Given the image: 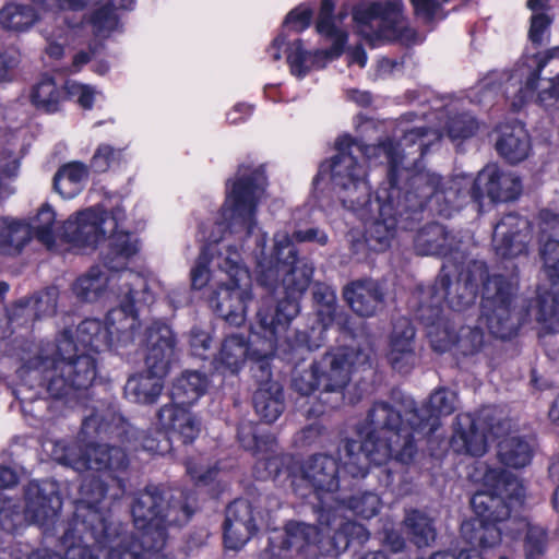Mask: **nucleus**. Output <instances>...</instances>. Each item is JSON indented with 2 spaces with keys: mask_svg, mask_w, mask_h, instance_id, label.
I'll return each mask as SVG.
<instances>
[{
  "mask_svg": "<svg viewBox=\"0 0 559 559\" xmlns=\"http://www.w3.org/2000/svg\"><path fill=\"white\" fill-rule=\"evenodd\" d=\"M312 19V10L300 5L292 10L285 17L284 27H287L296 33L302 32L308 28Z\"/></svg>",
  "mask_w": 559,
  "mask_h": 559,
  "instance_id": "55",
  "label": "nucleus"
},
{
  "mask_svg": "<svg viewBox=\"0 0 559 559\" xmlns=\"http://www.w3.org/2000/svg\"><path fill=\"white\" fill-rule=\"evenodd\" d=\"M241 445L257 456L255 469L258 477L265 479L277 474L278 460L275 455V439L252 423L241 424L238 428Z\"/></svg>",
  "mask_w": 559,
  "mask_h": 559,
  "instance_id": "28",
  "label": "nucleus"
},
{
  "mask_svg": "<svg viewBox=\"0 0 559 559\" xmlns=\"http://www.w3.org/2000/svg\"><path fill=\"white\" fill-rule=\"evenodd\" d=\"M401 0L360 4L353 12L357 32L371 45L382 40H399L405 45L421 40L403 17Z\"/></svg>",
  "mask_w": 559,
  "mask_h": 559,
  "instance_id": "18",
  "label": "nucleus"
},
{
  "mask_svg": "<svg viewBox=\"0 0 559 559\" xmlns=\"http://www.w3.org/2000/svg\"><path fill=\"white\" fill-rule=\"evenodd\" d=\"M209 379L199 371H185L171 386V404L162 406L157 413L160 427L177 436L183 443H191L201 431V421L185 405H192L206 391Z\"/></svg>",
  "mask_w": 559,
  "mask_h": 559,
  "instance_id": "17",
  "label": "nucleus"
},
{
  "mask_svg": "<svg viewBox=\"0 0 559 559\" xmlns=\"http://www.w3.org/2000/svg\"><path fill=\"white\" fill-rule=\"evenodd\" d=\"M300 475L320 501L318 512L323 506H333L323 500L324 496L337 504L340 500L335 498V492L340 487V464L336 457L326 453L310 455L301 463Z\"/></svg>",
  "mask_w": 559,
  "mask_h": 559,
  "instance_id": "24",
  "label": "nucleus"
},
{
  "mask_svg": "<svg viewBox=\"0 0 559 559\" xmlns=\"http://www.w3.org/2000/svg\"><path fill=\"white\" fill-rule=\"evenodd\" d=\"M344 509L342 500L332 507L323 506L318 514L319 525L326 527V537L337 554L345 551L350 543L364 544L369 539V533L361 524L345 520L342 514Z\"/></svg>",
  "mask_w": 559,
  "mask_h": 559,
  "instance_id": "26",
  "label": "nucleus"
},
{
  "mask_svg": "<svg viewBox=\"0 0 559 559\" xmlns=\"http://www.w3.org/2000/svg\"><path fill=\"white\" fill-rule=\"evenodd\" d=\"M32 103L40 110L55 112L59 108L62 93L51 78H43L33 88Z\"/></svg>",
  "mask_w": 559,
  "mask_h": 559,
  "instance_id": "48",
  "label": "nucleus"
},
{
  "mask_svg": "<svg viewBox=\"0 0 559 559\" xmlns=\"http://www.w3.org/2000/svg\"><path fill=\"white\" fill-rule=\"evenodd\" d=\"M293 245L296 242H314L319 246H325L329 241V236L326 233L319 227H310L307 229L296 230L293 236H290Z\"/></svg>",
  "mask_w": 559,
  "mask_h": 559,
  "instance_id": "57",
  "label": "nucleus"
},
{
  "mask_svg": "<svg viewBox=\"0 0 559 559\" xmlns=\"http://www.w3.org/2000/svg\"><path fill=\"white\" fill-rule=\"evenodd\" d=\"M551 24V17L546 12L534 13L531 17V27L528 32L530 39L534 44H542L544 35Z\"/></svg>",
  "mask_w": 559,
  "mask_h": 559,
  "instance_id": "56",
  "label": "nucleus"
},
{
  "mask_svg": "<svg viewBox=\"0 0 559 559\" xmlns=\"http://www.w3.org/2000/svg\"><path fill=\"white\" fill-rule=\"evenodd\" d=\"M0 224V251L17 254L32 238L28 224L10 217L2 218Z\"/></svg>",
  "mask_w": 559,
  "mask_h": 559,
  "instance_id": "42",
  "label": "nucleus"
},
{
  "mask_svg": "<svg viewBox=\"0 0 559 559\" xmlns=\"http://www.w3.org/2000/svg\"><path fill=\"white\" fill-rule=\"evenodd\" d=\"M321 393L342 394L356 370L370 369V354L367 349L341 347L325 353L316 361Z\"/></svg>",
  "mask_w": 559,
  "mask_h": 559,
  "instance_id": "22",
  "label": "nucleus"
},
{
  "mask_svg": "<svg viewBox=\"0 0 559 559\" xmlns=\"http://www.w3.org/2000/svg\"><path fill=\"white\" fill-rule=\"evenodd\" d=\"M313 299L318 304V314L320 317H323L322 326L319 329V337L317 340H311L310 336L306 332H302V333L306 335L307 340L310 343H318L319 346L317 348H319L321 346V343L323 340L322 338L323 329L328 324L325 321H334V320L340 319V317L336 313V293L332 287L323 285V284H317L313 289ZM297 333H299V332L298 331L294 332V337H292L289 335L292 344H296V334ZM286 336L288 337L287 334H286Z\"/></svg>",
  "mask_w": 559,
  "mask_h": 559,
  "instance_id": "45",
  "label": "nucleus"
},
{
  "mask_svg": "<svg viewBox=\"0 0 559 559\" xmlns=\"http://www.w3.org/2000/svg\"><path fill=\"white\" fill-rule=\"evenodd\" d=\"M498 456L504 465L521 468L531 462L533 445L524 437L510 436L499 443Z\"/></svg>",
  "mask_w": 559,
  "mask_h": 559,
  "instance_id": "44",
  "label": "nucleus"
},
{
  "mask_svg": "<svg viewBox=\"0 0 559 559\" xmlns=\"http://www.w3.org/2000/svg\"><path fill=\"white\" fill-rule=\"evenodd\" d=\"M271 528V513L254 512L245 499H237L226 510L224 540L229 549H240L260 527Z\"/></svg>",
  "mask_w": 559,
  "mask_h": 559,
  "instance_id": "23",
  "label": "nucleus"
},
{
  "mask_svg": "<svg viewBox=\"0 0 559 559\" xmlns=\"http://www.w3.org/2000/svg\"><path fill=\"white\" fill-rule=\"evenodd\" d=\"M165 377L166 374L145 368L144 371L129 377L124 385V394L134 403L153 404L164 389Z\"/></svg>",
  "mask_w": 559,
  "mask_h": 559,
  "instance_id": "35",
  "label": "nucleus"
},
{
  "mask_svg": "<svg viewBox=\"0 0 559 559\" xmlns=\"http://www.w3.org/2000/svg\"><path fill=\"white\" fill-rule=\"evenodd\" d=\"M58 299V289L49 287L31 298L28 304H32L35 316L37 318L49 317L56 313Z\"/></svg>",
  "mask_w": 559,
  "mask_h": 559,
  "instance_id": "52",
  "label": "nucleus"
},
{
  "mask_svg": "<svg viewBox=\"0 0 559 559\" xmlns=\"http://www.w3.org/2000/svg\"><path fill=\"white\" fill-rule=\"evenodd\" d=\"M501 526L502 534L504 533L507 536L512 538H515L522 532H525V559H539L545 554L547 546V533L544 527L531 524L522 518L510 519L508 523H504Z\"/></svg>",
  "mask_w": 559,
  "mask_h": 559,
  "instance_id": "36",
  "label": "nucleus"
},
{
  "mask_svg": "<svg viewBox=\"0 0 559 559\" xmlns=\"http://www.w3.org/2000/svg\"><path fill=\"white\" fill-rule=\"evenodd\" d=\"M381 507V500L374 492H364L352 497L348 500L347 508L357 515L370 519L378 514Z\"/></svg>",
  "mask_w": 559,
  "mask_h": 559,
  "instance_id": "51",
  "label": "nucleus"
},
{
  "mask_svg": "<svg viewBox=\"0 0 559 559\" xmlns=\"http://www.w3.org/2000/svg\"><path fill=\"white\" fill-rule=\"evenodd\" d=\"M116 420L118 419L110 412L106 415L98 411L93 412L82 423V439L90 442L86 449L83 451L76 442L53 441L50 443L52 459L80 473L88 469L105 473L121 488L122 480L118 474L126 471L129 464L124 450L92 442L94 438L114 433L118 429L114 424Z\"/></svg>",
  "mask_w": 559,
  "mask_h": 559,
  "instance_id": "12",
  "label": "nucleus"
},
{
  "mask_svg": "<svg viewBox=\"0 0 559 559\" xmlns=\"http://www.w3.org/2000/svg\"><path fill=\"white\" fill-rule=\"evenodd\" d=\"M403 530L409 540L419 548L429 546L437 536L432 519L426 512L417 509L405 511Z\"/></svg>",
  "mask_w": 559,
  "mask_h": 559,
  "instance_id": "40",
  "label": "nucleus"
},
{
  "mask_svg": "<svg viewBox=\"0 0 559 559\" xmlns=\"http://www.w3.org/2000/svg\"><path fill=\"white\" fill-rule=\"evenodd\" d=\"M418 16L425 21H432L440 5L438 0H411Z\"/></svg>",
  "mask_w": 559,
  "mask_h": 559,
  "instance_id": "61",
  "label": "nucleus"
},
{
  "mask_svg": "<svg viewBox=\"0 0 559 559\" xmlns=\"http://www.w3.org/2000/svg\"><path fill=\"white\" fill-rule=\"evenodd\" d=\"M120 154V150L100 144L93 154L90 166L95 173H105L118 162Z\"/></svg>",
  "mask_w": 559,
  "mask_h": 559,
  "instance_id": "53",
  "label": "nucleus"
},
{
  "mask_svg": "<svg viewBox=\"0 0 559 559\" xmlns=\"http://www.w3.org/2000/svg\"><path fill=\"white\" fill-rule=\"evenodd\" d=\"M542 229L544 233H559V214L550 210H543L539 214Z\"/></svg>",
  "mask_w": 559,
  "mask_h": 559,
  "instance_id": "64",
  "label": "nucleus"
},
{
  "mask_svg": "<svg viewBox=\"0 0 559 559\" xmlns=\"http://www.w3.org/2000/svg\"><path fill=\"white\" fill-rule=\"evenodd\" d=\"M344 298L360 317H371L383 304V292L372 280L356 281L344 288Z\"/></svg>",
  "mask_w": 559,
  "mask_h": 559,
  "instance_id": "34",
  "label": "nucleus"
},
{
  "mask_svg": "<svg viewBox=\"0 0 559 559\" xmlns=\"http://www.w3.org/2000/svg\"><path fill=\"white\" fill-rule=\"evenodd\" d=\"M140 250L139 239L117 233L102 251V264H97L73 284L75 296L87 302L96 301L109 293L117 295L120 305H150L155 298V286L160 283L142 274L128 271L130 259Z\"/></svg>",
  "mask_w": 559,
  "mask_h": 559,
  "instance_id": "9",
  "label": "nucleus"
},
{
  "mask_svg": "<svg viewBox=\"0 0 559 559\" xmlns=\"http://www.w3.org/2000/svg\"><path fill=\"white\" fill-rule=\"evenodd\" d=\"M176 344L175 334L167 324L152 323L146 330L145 367L167 376L175 358Z\"/></svg>",
  "mask_w": 559,
  "mask_h": 559,
  "instance_id": "30",
  "label": "nucleus"
},
{
  "mask_svg": "<svg viewBox=\"0 0 559 559\" xmlns=\"http://www.w3.org/2000/svg\"><path fill=\"white\" fill-rule=\"evenodd\" d=\"M496 88L511 100L514 109H520L535 94L542 106H554L559 100V46L526 58L512 71L503 73L498 86L486 79L478 87L488 93Z\"/></svg>",
  "mask_w": 559,
  "mask_h": 559,
  "instance_id": "14",
  "label": "nucleus"
},
{
  "mask_svg": "<svg viewBox=\"0 0 559 559\" xmlns=\"http://www.w3.org/2000/svg\"><path fill=\"white\" fill-rule=\"evenodd\" d=\"M169 305L174 309L187 306L190 302V294L185 285H174L165 289Z\"/></svg>",
  "mask_w": 559,
  "mask_h": 559,
  "instance_id": "60",
  "label": "nucleus"
},
{
  "mask_svg": "<svg viewBox=\"0 0 559 559\" xmlns=\"http://www.w3.org/2000/svg\"><path fill=\"white\" fill-rule=\"evenodd\" d=\"M544 273L549 281V287L539 286L537 298L533 306L526 298L519 295V278L516 274L487 275L486 265L474 261L466 270L456 275L454 265L444 264L451 272L452 283L473 277L471 269L476 263L484 266V275L478 282L484 284L481 298V317L489 332L499 338L512 337L519 328L531 317L543 325V333L559 331V241L549 239L542 249Z\"/></svg>",
  "mask_w": 559,
  "mask_h": 559,
  "instance_id": "5",
  "label": "nucleus"
},
{
  "mask_svg": "<svg viewBox=\"0 0 559 559\" xmlns=\"http://www.w3.org/2000/svg\"><path fill=\"white\" fill-rule=\"evenodd\" d=\"M344 509L342 500L332 507L323 506L318 514L319 525L326 527V537L337 554L345 551L350 543L364 544L369 539V533L361 524L345 520L342 514Z\"/></svg>",
  "mask_w": 559,
  "mask_h": 559,
  "instance_id": "25",
  "label": "nucleus"
},
{
  "mask_svg": "<svg viewBox=\"0 0 559 559\" xmlns=\"http://www.w3.org/2000/svg\"><path fill=\"white\" fill-rule=\"evenodd\" d=\"M333 10V0H322L316 25L317 32L332 41L331 48L310 52L304 48L300 39L288 43L284 33H281L267 48L270 58L273 61H280L282 50L285 48L290 73L298 79H302L312 67L323 68L329 61L340 57L347 41V32L342 27V21L348 13L341 11L337 15H334Z\"/></svg>",
  "mask_w": 559,
  "mask_h": 559,
  "instance_id": "16",
  "label": "nucleus"
},
{
  "mask_svg": "<svg viewBox=\"0 0 559 559\" xmlns=\"http://www.w3.org/2000/svg\"><path fill=\"white\" fill-rule=\"evenodd\" d=\"M441 127L433 129L415 127L404 132L400 143L394 146L388 140L378 145H365L349 135L336 141L337 153L321 166V173L329 170L330 180L342 206L358 217L370 216L371 188L366 165L359 157L374 164H388V181L396 182L400 167L406 168V160H418L428 148L441 138Z\"/></svg>",
  "mask_w": 559,
  "mask_h": 559,
  "instance_id": "6",
  "label": "nucleus"
},
{
  "mask_svg": "<svg viewBox=\"0 0 559 559\" xmlns=\"http://www.w3.org/2000/svg\"><path fill=\"white\" fill-rule=\"evenodd\" d=\"M107 224V209L105 205L92 206L79 212L75 217L66 222L64 236L76 246L94 247L109 231Z\"/></svg>",
  "mask_w": 559,
  "mask_h": 559,
  "instance_id": "27",
  "label": "nucleus"
},
{
  "mask_svg": "<svg viewBox=\"0 0 559 559\" xmlns=\"http://www.w3.org/2000/svg\"><path fill=\"white\" fill-rule=\"evenodd\" d=\"M99 45H90L87 50H81L73 56V60L70 67L71 72H79L81 69L88 63L97 53Z\"/></svg>",
  "mask_w": 559,
  "mask_h": 559,
  "instance_id": "63",
  "label": "nucleus"
},
{
  "mask_svg": "<svg viewBox=\"0 0 559 559\" xmlns=\"http://www.w3.org/2000/svg\"><path fill=\"white\" fill-rule=\"evenodd\" d=\"M135 0H109V3L94 12L92 16L93 29L97 36L106 37L119 27L117 10H132Z\"/></svg>",
  "mask_w": 559,
  "mask_h": 559,
  "instance_id": "46",
  "label": "nucleus"
},
{
  "mask_svg": "<svg viewBox=\"0 0 559 559\" xmlns=\"http://www.w3.org/2000/svg\"><path fill=\"white\" fill-rule=\"evenodd\" d=\"M189 343L193 355L203 356L210 348L211 337L206 331L193 326L189 333Z\"/></svg>",
  "mask_w": 559,
  "mask_h": 559,
  "instance_id": "58",
  "label": "nucleus"
},
{
  "mask_svg": "<svg viewBox=\"0 0 559 559\" xmlns=\"http://www.w3.org/2000/svg\"><path fill=\"white\" fill-rule=\"evenodd\" d=\"M528 222L516 214L503 216L495 226L492 247L502 259H514L527 252Z\"/></svg>",
  "mask_w": 559,
  "mask_h": 559,
  "instance_id": "29",
  "label": "nucleus"
},
{
  "mask_svg": "<svg viewBox=\"0 0 559 559\" xmlns=\"http://www.w3.org/2000/svg\"><path fill=\"white\" fill-rule=\"evenodd\" d=\"M266 179L262 167L241 166L221 207L216 222L195 265L190 271L191 288L207 289L214 311L230 325H241L252 300L251 277L237 249V241L250 238L257 225V205Z\"/></svg>",
  "mask_w": 559,
  "mask_h": 559,
  "instance_id": "2",
  "label": "nucleus"
},
{
  "mask_svg": "<svg viewBox=\"0 0 559 559\" xmlns=\"http://www.w3.org/2000/svg\"><path fill=\"white\" fill-rule=\"evenodd\" d=\"M251 236H254L257 246L258 283L277 297L284 295L274 309H259L260 324L269 335L265 350L270 352L276 346L280 335L288 332L290 322L298 314V298L307 290L314 269L309 260L298 258L287 231L281 230L274 235L270 255L265 253L266 234L258 228V224Z\"/></svg>",
  "mask_w": 559,
  "mask_h": 559,
  "instance_id": "7",
  "label": "nucleus"
},
{
  "mask_svg": "<svg viewBox=\"0 0 559 559\" xmlns=\"http://www.w3.org/2000/svg\"><path fill=\"white\" fill-rule=\"evenodd\" d=\"M139 328L136 310L131 305L109 310L106 324L86 319L76 328L78 343L73 342L72 332L64 330L56 344L45 346L19 370L23 385L56 400L86 390L96 377L95 359L90 352L127 347L134 342Z\"/></svg>",
  "mask_w": 559,
  "mask_h": 559,
  "instance_id": "3",
  "label": "nucleus"
},
{
  "mask_svg": "<svg viewBox=\"0 0 559 559\" xmlns=\"http://www.w3.org/2000/svg\"><path fill=\"white\" fill-rule=\"evenodd\" d=\"M418 171L407 177L404 192L391 183H382L376 193V200H371V214L368 217H359L362 221L372 219L366 230V241L373 250L382 251L389 248L392 240L396 237L400 229L413 228L412 222L419 219L420 212L431 204V210L436 212V199L429 198L423 206H414L420 194V189L413 191L412 181Z\"/></svg>",
  "mask_w": 559,
  "mask_h": 559,
  "instance_id": "15",
  "label": "nucleus"
},
{
  "mask_svg": "<svg viewBox=\"0 0 559 559\" xmlns=\"http://www.w3.org/2000/svg\"><path fill=\"white\" fill-rule=\"evenodd\" d=\"M64 87L70 98H74L83 108H92L95 97V91L92 86L76 81H67Z\"/></svg>",
  "mask_w": 559,
  "mask_h": 559,
  "instance_id": "54",
  "label": "nucleus"
},
{
  "mask_svg": "<svg viewBox=\"0 0 559 559\" xmlns=\"http://www.w3.org/2000/svg\"><path fill=\"white\" fill-rule=\"evenodd\" d=\"M415 250L421 255H447L456 250L454 237L444 226L429 224L423 227L415 237Z\"/></svg>",
  "mask_w": 559,
  "mask_h": 559,
  "instance_id": "37",
  "label": "nucleus"
},
{
  "mask_svg": "<svg viewBox=\"0 0 559 559\" xmlns=\"http://www.w3.org/2000/svg\"><path fill=\"white\" fill-rule=\"evenodd\" d=\"M187 472L193 479L201 483H209L215 478L217 468L215 466L205 467L202 464H197L189 461L187 463Z\"/></svg>",
  "mask_w": 559,
  "mask_h": 559,
  "instance_id": "62",
  "label": "nucleus"
},
{
  "mask_svg": "<svg viewBox=\"0 0 559 559\" xmlns=\"http://www.w3.org/2000/svg\"><path fill=\"white\" fill-rule=\"evenodd\" d=\"M456 403V393L448 389L436 390L420 407L407 399L402 403L405 424L401 409L388 402H376L366 421L357 427L359 440H347L344 444L345 472L365 477L370 463L383 465L392 459L409 463L416 453V441L433 433L440 417L452 414Z\"/></svg>",
  "mask_w": 559,
  "mask_h": 559,
  "instance_id": "4",
  "label": "nucleus"
},
{
  "mask_svg": "<svg viewBox=\"0 0 559 559\" xmlns=\"http://www.w3.org/2000/svg\"><path fill=\"white\" fill-rule=\"evenodd\" d=\"M325 536V526L320 525L319 528L306 523L289 522L284 533L271 538V550L275 554L278 549L277 556H281V551H301L308 545H321Z\"/></svg>",
  "mask_w": 559,
  "mask_h": 559,
  "instance_id": "33",
  "label": "nucleus"
},
{
  "mask_svg": "<svg viewBox=\"0 0 559 559\" xmlns=\"http://www.w3.org/2000/svg\"><path fill=\"white\" fill-rule=\"evenodd\" d=\"M486 489L476 492L471 504L476 518L461 525L462 537L475 548L489 549L501 542L502 526L511 516L513 504H521L525 488L520 479L502 468L488 469L484 476Z\"/></svg>",
  "mask_w": 559,
  "mask_h": 559,
  "instance_id": "11",
  "label": "nucleus"
},
{
  "mask_svg": "<svg viewBox=\"0 0 559 559\" xmlns=\"http://www.w3.org/2000/svg\"><path fill=\"white\" fill-rule=\"evenodd\" d=\"M388 360L399 372H408L417 362L415 329L406 318L399 319L390 336Z\"/></svg>",
  "mask_w": 559,
  "mask_h": 559,
  "instance_id": "32",
  "label": "nucleus"
},
{
  "mask_svg": "<svg viewBox=\"0 0 559 559\" xmlns=\"http://www.w3.org/2000/svg\"><path fill=\"white\" fill-rule=\"evenodd\" d=\"M251 236H254L257 246L258 283L277 297L284 295L274 309H259L260 324L269 335L265 350L270 352L276 346L280 335L288 332L290 322L298 314V298L307 290L314 269L309 260L298 258L287 231L281 230L274 235L270 255L265 253L266 234L258 228V224Z\"/></svg>",
  "mask_w": 559,
  "mask_h": 559,
  "instance_id": "8",
  "label": "nucleus"
},
{
  "mask_svg": "<svg viewBox=\"0 0 559 559\" xmlns=\"http://www.w3.org/2000/svg\"><path fill=\"white\" fill-rule=\"evenodd\" d=\"M292 385L295 391L306 396L316 391L321 392L316 361L308 369L296 370L293 376Z\"/></svg>",
  "mask_w": 559,
  "mask_h": 559,
  "instance_id": "50",
  "label": "nucleus"
},
{
  "mask_svg": "<svg viewBox=\"0 0 559 559\" xmlns=\"http://www.w3.org/2000/svg\"><path fill=\"white\" fill-rule=\"evenodd\" d=\"M55 211L48 204H44L27 224L31 235H34L47 248H51L55 243Z\"/></svg>",
  "mask_w": 559,
  "mask_h": 559,
  "instance_id": "47",
  "label": "nucleus"
},
{
  "mask_svg": "<svg viewBox=\"0 0 559 559\" xmlns=\"http://www.w3.org/2000/svg\"><path fill=\"white\" fill-rule=\"evenodd\" d=\"M496 146L499 154L512 164L525 159L531 148L528 134L522 124L502 131Z\"/></svg>",
  "mask_w": 559,
  "mask_h": 559,
  "instance_id": "41",
  "label": "nucleus"
},
{
  "mask_svg": "<svg viewBox=\"0 0 559 559\" xmlns=\"http://www.w3.org/2000/svg\"><path fill=\"white\" fill-rule=\"evenodd\" d=\"M64 32V29H60L58 35L44 33L47 40L46 53L52 59H60L64 53L63 44L66 39H62Z\"/></svg>",
  "mask_w": 559,
  "mask_h": 559,
  "instance_id": "59",
  "label": "nucleus"
},
{
  "mask_svg": "<svg viewBox=\"0 0 559 559\" xmlns=\"http://www.w3.org/2000/svg\"><path fill=\"white\" fill-rule=\"evenodd\" d=\"M106 490L102 480L84 479L74 519L61 538L64 555L39 549L28 559H169L163 552L166 527L186 523L192 510L175 500L169 491L147 486L139 492L131 509L134 525L142 531L139 542L120 522L98 509Z\"/></svg>",
  "mask_w": 559,
  "mask_h": 559,
  "instance_id": "1",
  "label": "nucleus"
},
{
  "mask_svg": "<svg viewBox=\"0 0 559 559\" xmlns=\"http://www.w3.org/2000/svg\"><path fill=\"white\" fill-rule=\"evenodd\" d=\"M26 513L40 526L49 525L61 510V498L52 481H32L26 491Z\"/></svg>",
  "mask_w": 559,
  "mask_h": 559,
  "instance_id": "31",
  "label": "nucleus"
},
{
  "mask_svg": "<svg viewBox=\"0 0 559 559\" xmlns=\"http://www.w3.org/2000/svg\"><path fill=\"white\" fill-rule=\"evenodd\" d=\"M269 378L262 376L265 380L254 393L253 406L255 413L266 423L275 421L284 411L283 391L277 382L269 381Z\"/></svg>",
  "mask_w": 559,
  "mask_h": 559,
  "instance_id": "38",
  "label": "nucleus"
},
{
  "mask_svg": "<svg viewBox=\"0 0 559 559\" xmlns=\"http://www.w3.org/2000/svg\"><path fill=\"white\" fill-rule=\"evenodd\" d=\"M88 176V168L81 162L63 165L55 175V189L64 199L78 195Z\"/></svg>",
  "mask_w": 559,
  "mask_h": 559,
  "instance_id": "43",
  "label": "nucleus"
},
{
  "mask_svg": "<svg viewBox=\"0 0 559 559\" xmlns=\"http://www.w3.org/2000/svg\"><path fill=\"white\" fill-rule=\"evenodd\" d=\"M263 347L254 348L253 341L251 345L248 344L247 340L239 334H231L227 336L221 347L217 360L222 366L227 368L231 373H236L243 366L247 358L257 360L255 367L263 373V377L269 378L271 376L270 365L267 358L271 357L276 349L282 350L292 357L302 358L304 353L317 349L318 343H310L304 333L296 334V344L290 343V337L286 334H281L278 342L272 350L266 352V342L269 335L263 329Z\"/></svg>",
  "mask_w": 559,
  "mask_h": 559,
  "instance_id": "19",
  "label": "nucleus"
},
{
  "mask_svg": "<svg viewBox=\"0 0 559 559\" xmlns=\"http://www.w3.org/2000/svg\"><path fill=\"white\" fill-rule=\"evenodd\" d=\"M448 266H442L435 285L427 292H421L420 305L417 308L416 317L427 328V336L436 352H447L454 347L455 333L449 320L441 317L442 305L447 304L451 309L461 311L472 305L478 290V282L484 275V266L479 263L473 265L471 273L464 284L461 281L452 283L451 272Z\"/></svg>",
  "mask_w": 559,
  "mask_h": 559,
  "instance_id": "13",
  "label": "nucleus"
},
{
  "mask_svg": "<svg viewBox=\"0 0 559 559\" xmlns=\"http://www.w3.org/2000/svg\"><path fill=\"white\" fill-rule=\"evenodd\" d=\"M484 333L475 326H462L457 334H455L454 349L456 354L464 356L477 353L483 346Z\"/></svg>",
  "mask_w": 559,
  "mask_h": 559,
  "instance_id": "49",
  "label": "nucleus"
},
{
  "mask_svg": "<svg viewBox=\"0 0 559 559\" xmlns=\"http://www.w3.org/2000/svg\"><path fill=\"white\" fill-rule=\"evenodd\" d=\"M435 103L436 105L432 107L433 112L429 114V116L424 114V116L429 120L432 115L438 119L447 116L448 121L442 128L447 130L448 136L452 141L469 138L476 132L478 124L474 117L468 114H461L452 117L451 115L455 109L453 105L442 106L440 100H436Z\"/></svg>",
  "mask_w": 559,
  "mask_h": 559,
  "instance_id": "39",
  "label": "nucleus"
},
{
  "mask_svg": "<svg viewBox=\"0 0 559 559\" xmlns=\"http://www.w3.org/2000/svg\"><path fill=\"white\" fill-rule=\"evenodd\" d=\"M32 4L15 1L0 9V26L13 33H27L46 14L56 15L62 11H79L100 0H29Z\"/></svg>",
  "mask_w": 559,
  "mask_h": 559,
  "instance_id": "21",
  "label": "nucleus"
},
{
  "mask_svg": "<svg viewBox=\"0 0 559 559\" xmlns=\"http://www.w3.org/2000/svg\"><path fill=\"white\" fill-rule=\"evenodd\" d=\"M412 187L413 191H421L416 194L414 206L420 207L427 199L433 197L436 212L445 217L461 209L467 198L480 201L487 195L491 201L507 202L516 199L522 191L519 176L503 171L495 164L484 167L476 178L457 175L447 182H442L437 174L420 169L414 176Z\"/></svg>",
  "mask_w": 559,
  "mask_h": 559,
  "instance_id": "10",
  "label": "nucleus"
},
{
  "mask_svg": "<svg viewBox=\"0 0 559 559\" xmlns=\"http://www.w3.org/2000/svg\"><path fill=\"white\" fill-rule=\"evenodd\" d=\"M495 408L487 406L477 415L459 414L455 418L451 445L457 453L483 456L490 437H498L501 425L495 418Z\"/></svg>",
  "mask_w": 559,
  "mask_h": 559,
  "instance_id": "20",
  "label": "nucleus"
}]
</instances>
